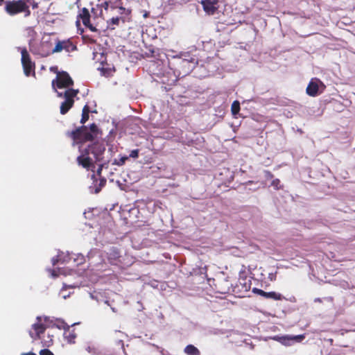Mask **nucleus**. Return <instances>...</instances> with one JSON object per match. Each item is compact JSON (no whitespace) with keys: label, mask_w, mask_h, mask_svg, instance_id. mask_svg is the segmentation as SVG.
I'll use <instances>...</instances> for the list:
<instances>
[{"label":"nucleus","mask_w":355,"mask_h":355,"mask_svg":"<svg viewBox=\"0 0 355 355\" xmlns=\"http://www.w3.org/2000/svg\"><path fill=\"white\" fill-rule=\"evenodd\" d=\"M79 151L80 155L78 156L76 161L78 164L84 168H94V162H104L105 146L103 141H93L84 148H80Z\"/></svg>","instance_id":"nucleus-1"},{"label":"nucleus","mask_w":355,"mask_h":355,"mask_svg":"<svg viewBox=\"0 0 355 355\" xmlns=\"http://www.w3.org/2000/svg\"><path fill=\"white\" fill-rule=\"evenodd\" d=\"M101 135L102 131L95 123H92L89 128L86 125H82L71 132H67V135L73 140V146L84 144L87 141H94Z\"/></svg>","instance_id":"nucleus-2"},{"label":"nucleus","mask_w":355,"mask_h":355,"mask_svg":"<svg viewBox=\"0 0 355 355\" xmlns=\"http://www.w3.org/2000/svg\"><path fill=\"white\" fill-rule=\"evenodd\" d=\"M36 320L37 322L32 324V329L34 331H29L31 338L33 339V342L40 340L41 345L42 347H49L51 346L53 343V336L48 335L47 339L44 338V334L46 329V326L42 323V321L44 320V322H47L48 318L37 316L36 318Z\"/></svg>","instance_id":"nucleus-3"},{"label":"nucleus","mask_w":355,"mask_h":355,"mask_svg":"<svg viewBox=\"0 0 355 355\" xmlns=\"http://www.w3.org/2000/svg\"><path fill=\"white\" fill-rule=\"evenodd\" d=\"M5 10L9 15L13 16L21 12H25V17L31 15L29 7L23 0L6 1L5 2Z\"/></svg>","instance_id":"nucleus-4"},{"label":"nucleus","mask_w":355,"mask_h":355,"mask_svg":"<svg viewBox=\"0 0 355 355\" xmlns=\"http://www.w3.org/2000/svg\"><path fill=\"white\" fill-rule=\"evenodd\" d=\"M73 85V80L67 71H61L56 76V78L52 80L51 85L53 89L58 93V96L61 97L62 94L58 92L56 87L59 89L68 88Z\"/></svg>","instance_id":"nucleus-5"},{"label":"nucleus","mask_w":355,"mask_h":355,"mask_svg":"<svg viewBox=\"0 0 355 355\" xmlns=\"http://www.w3.org/2000/svg\"><path fill=\"white\" fill-rule=\"evenodd\" d=\"M92 15L89 11V10L86 8H82L78 15L76 25L79 26L80 20L82 21L83 24L87 28H89L92 32L98 33L99 31L96 27V24L94 22H92L91 21Z\"/></svg>","instance_id":"nucleus-6"},{"label":"nucleus","mask_w":355,"mask_h":355,"mask_svg":"<svg viewBox=\"0 0 355 355\" xmlns=\"http://www.w3.org/2000/svg\"><path fill=\"white\" fill-rule=\"evenodd\" d=\"M21 64L24 69V74L26 76H30L31 75H33V76H35V63L31 61L30 55L26 48H24L21 51Z\"/></svg>","instance_id":"nucleus-7"},{"label":"nucleus","mask_w":355,"mask_h":355,"mask_svg":"<svg viewBox=\"0 0 355 355\" xmlns=\"http://www.w3.org/2000/svg\"><path fill=\"white\" fill-rule=\"evenodd\" d=\"M216 293L226 294L231 291L232 284L229 279L224 277L214 279L211 284Z\"/></svg>","instance_id":"nucleus-8"},{"label":"nucleus","mask_w":355,"mask_h":355,"mask_svg":"<svg viewBox=\"0 0 355 355\" xmlns=\"http://www.w3.org/2000/svg\"><path fill=\"white\" fill-rule=\"evenodd\" d=\"M114 8V3L110 1H105L101 4H97L95 7L92 8L91 15L93 21H94L98 17H104L103 9L107 14L110 11H112Z\"/></svg>","instance_id":"nucleus-9"},{"label":"nucleus","mask_w":355,"mask_h":355,"mask_svg":"<svg viewBox=\"0 0 355 355\" xmlns=\"http://www.w3.org/2000/svg\"><path fill=\"white\" fill-rule=\"evenodd\" d=\"M324 87V85L319 79H311L306 87V92L309 96L315 97L320 94Z\"/></svg>","instance_id":"nucleus-10"},{"label":"nucleus","mask_w":355,"mask_h":355,"mask_svg":"<svg viewBox=\"0 0 355 355\" xmlns=\"http://www.w3.org/2000/svg\"><path fill=\"white\" fill-rule=\"evenodd\" d=\"M305 336L304 334L297 335V336H285L282 337H275V340L279 341L282 344L289 346L292 344L293 342L300 343L304 339Z\"/></svg>","instance_id":"nucleus-11"},{"label":"nucleus","mask_w":355,"mask_h":355,"mask_svg":"<svg viewBox=\"0 0 355 355\" xmlns=\"http://www.w3.org/2000/svg\"><path fill=\"white\" fill-rule=\"evenodd\" d=\"M201 4L206 13L213 15L218 9V0H202Z\"/></svg>","instance_id":"nucleus-12"},{"label":"nucleus","mask_w":355,"mask_h":355,"mask_svg":"<svg viewBox=\"0 0 355 355\" xmlns=\"http://www.w3.org/2000/svg\"><path fill=\"white\" fill-rule=\"evenodd\" d=\"M109 262L113 265H118L121 263V253L116 248H112L107 252Z\"/></svg>","instance_id":"nucleus-13"},{"label":"nucleus","mask_w":355,"mask_h":355,"mask_svg":"<svg viewBox=\"0 0 355 355\" xmlns=\"http://www.w3.org/2000/svg\"><path fill=\"white\" fill-rule=\"evenodd\" d=\"M125 23L126 19L124 16L112 17L107 21V28L111 30H114L116 26H119L120 21Z\"/></svg>","instance_id":"nucleus-14"},{"label":"nucleus","mask_w":355,"mask_h":355,"mask_svg":"<svg viewBox=\"0 0 355 355\" xmlns=\"http://www.w3.org/2000/svg\"><path fill=\"white\" fill-rule=\"evenodd\" d=\"M64 336L68 342L72 343H75L77 334L75 332V329H71L70 327L67 326V328L64 329Z\"/></svg>","instance_id":"nucleus-15"},{"label":"nucleus","mask_w":355,"mask_h":355,"mask_svg":"<svg viewBox=\"0 0 355 355\" xmlns=\"http://www.w3.org/2000/svg\"><path fill=\"white\" fill-rule=\"evenodd\" d=\"M266 299H272L273 300L279 301L284 299L283 295L279 293H276L275 291L271 292H266L264 291L263 296Z\"/></svg>","instance_id":"nucleus-16"},{"label":"nucleus","mask_w":355,"mask_h":355,"mask_svg":"<svg viewBox=\"0 0 355 355\" xmlns=\"http://www.w3.org/2000/svg\"><path fill=\"white\" fill-rule=\"evenodd\" d=\"M74 100H65L61 103L60 105V113L62 114H67L69 110L73 107Z\"/></svg>","instance_id":"nucleus-17"},{"label":"nucleus","mask_w":355,"mask_h":355,"mask_svg":"<svg viewBox=\"0 0 355 355\" xmlns=\"http://www.w3.org/2000/svg\"><path fill=\"white\" fill-rule=\"evenodd\" d=\"M184 352L187 355H200L199 349L193 345H188L185 347Z\"/></svg>","instance_id":"nucleus-18"},{"label":"nucleus","mask_w":355,"mask_h":355,"mask_svg":"<svg viewBox=\"0 0 355 355\" xmlns=\"http://www.w3.org/2000/svg\"><path fill=\"white\" fill-rule=\"evenodd\" d=\"M114 6L115 7L112 10L116 9L117 12L119 15V16H124L125 19H126L127 17H129L131 14V10L125 8L123 6H118L114 4Z\"/></svg>","instance_id":"nucleus-19"},{"label":"nucleus","mask_w":355,"mask_h":355,"mask_svg":"<svg viewBox=\"0 0 355 355\" xmlns=\"http://www.w3.org/2000/svg\"><path fill=\"white\" fill-rule=\"evenodd\" d=\"M79 91L78 89H68L64 93L65 100H73V98L77 96Z\"/></svg>","instance_id":"nucleus-20"},{"label":"nucleus","mask_w":355,"mask_h":355,"mask_svg":"<svg viewBox=\"0 0 355 355\" xmlns=\"http://www.w3.org/2000/svg\"><path fill=\"white\" fill-rule=\"evenodd\" d=\"M89 107L87 105H85L82 110V117L80 119V123L82 124H85L89 119Z\"/></svg>","instance_id":"nucleus-21"},{"label":"nucleus","mask_w":355,"mask_h":355,"mask_svg":"<svg viewBox=\"0 0 355 355\" xmlns=\"http://www.w3.org/2000/svg\"><path fill=\"white\" fill-rule=\"evenodd\" d=\"M76 46L69 40H63V50L67 52H71L76 50Z\"/></svg>","instance_id":"nucleus-22"},{"label":"nucleus","mask_w":355,"mask_h":355,"mask_svg":"<svg viewBox=\"0 0 355 355\" xmlns=\"http://www.w3.org/2000/svg\"><path fill=\"white\" fill-rule=\"evenodd\" d=\"M240 111V103L238 101H234L231 106L232 114L235 116Z\"/></svg>","instance_id":"nucleus-23"},{"label":"nucleus","mask_w":355,"mask_h":355,"mask_svg":"<svg viewBox=\"0 0 355 355\" xmlns=\"http://www.w3.org/2000/svg\"><path fill=\"white\" fill-rule=\"evenodd\" d=\"M106 179L105 178L101 177V178L98 180V185L96 186L95 192L98 193L101 189L106 184Z\"/></svg>","instance_id":"nucleus-24"},{"label":"nucleus","mask_w":355,"mask_h":355,"mask_svg":"<svg viewBox=\"0 0 355 355\" xmlns=\"http://www.w3.org/2000/svg\"><path fill=\"white\" fill-rule=\"evenodd\" d=\"M128 159L127 156H123L119 159H114L112 162L113 165H116L119 166H121L125 164V161Z\"/></svg>","instance_id":"nucleus-25"},{"label":"nucleus","mask_w":355,"mask_h":355,"mask_svg":"<svg viewBox=\"0 0 355 355\" xmlns=\"http://www.w3.org/2000/svg\"><path fill=\"white\" fill-rule=\"evenodd\" d=\"M271 186L274 187L276 190H279L283 189V185L281 184V182L279 179H274L271 182Z\"/></svg>","instance_id":"nucleus-26"},{"label":"nucleus","mask_w":355,"mask_h":355,"mask_svg":"<svg viewBox=\"0 0 355 355\" xmlns=\"http://www.w3.org/2000/svg\"><path fill=\"white\" fill-rule=\"evenodd\" d=\"M63 50V41H58L55 48L53 49V53L60 52Z\"/></svg>","instance_id":"nucleus-27"},{"label":"nucleus","mask_w":355,"mask_h":355,"mask_svg":"<svg viewBox=\"0 0 355 355\" xmlns=\"http://www.w3.org/2000/svg\"><path fill=\"white\" fill-rule=\"evenodd\" d=\"M98 167L96 171V173L99 177H101V172L103 170V168L104 167V165L106 164V162H99Z\"/></svg>","instance_id":"nucleus-28"},{"label":"nucleus","mask_w":355,"mask_h":355,"mask_svg":"<svg viewBox=\"0 0 355 355\" xmlns=\"http://www.w3.org/2000/svg\"><path fill=\"white\" fill-rule=\"evenodd\" d=\"M40 355H54L53 353L49 349H43L39 352Z\"/></svg>","instance_id":"nucleus-29"},{"label":"nucleus","mask_w":355,"mask_h":355,"mask_svg":"<svg viewBox=\"0 0 355 355\" xmlns=\"http://www.w3.org/2000/svg\"><path fill=\"white\" fill-rule=\"evenodd\" d=\"M139 149L132 150L130 152L129 157H132V158H135V159L139 157Z\"/></svg>","instance_id":"nucleus-30"},{"label":"nucleus","mask_w":355,"mask_h":355,"mask_svg":"<svg viewBox=\"0 0 355 355\" xmlns=\"http://www.w3.org/2000/svg\"><path fill=\"white\" fill-rule=\"evenodd\" d=\"M252 292L255 294L260 295V296H263L264 291L259 289V288H254L252 289Z\"/></svg>","instance_id":"nucleus-31"},{"label":"nucleus","mask_w":355,"mask_h":355,"mask_svg":"<svg viewBox=\"0 0 355 355\" xmlns=\"http://www.w3.org/2000/svg\"><path fill=\"white\" fill-rule=\"evenodd\" d=\"M83 37L84 40H87L90 44H95L96 42V40L89 35H83Z\"/></svg>","instance_id":"nucleus-32"},{"label":"nucleus","mask_w":355,"mask_h":355,"mask_svg":"<svg viewBox=\"0 0 355 355\" xmlns=\"http://www.w3.org/2000/svg\"><path fill=\"white\" fill-rule=\"evenodd\" d=\"M26 1L28 3H29L31 5V6L33 9L38 8V3L37 2H35L34 0H26Z\"/></svg>","instance_id":"nucleus-33"},{"label":"nucleus","mask_w":355,"mask_h":355,"mask_svg":"<svg viewBox=\"0 0 355 355\" xmlns=\"http://www.w3.org/2000/svg\"><path fill=\"white\" fill-rule=\"evenodd\" d=\"M50 71L53 73H56L57 76H58V73H60L61 71H59L58 68L57 66H53L50 67Z\"/></svg>","instance_id":"nucleus-34"},{"label":"nucleus","mask_w":355,"mask_h":355,"mask_svg":"<svg viewBox=\"0 0 355 355\" xmlns=\"http://www.w3.org/2000/svg\"><path fill=\"white\" fill-rule=\"evenodd\" d=\"M265 177L267 179H272L274 178V175L269 171H265Z\"/></svg>","instance_id":"nucleus-35"},{"label":"nucleus","mask_w":355,"mask_h":355,"mask_svg":"<svg viewBox=\"0 0 355 355\" xmlns=\"http://www.w3.org/2000/svg\"><path fill=\"white\" fill-rule=\"evenodd\" d=\"M314 302H318V303H322V300L321 298H319V297H317L314 300Z\"/></svg>","instance_id":"nucleus-36"},{"label":"nucleus","mask_w":355,"mask_h":355,"mask_svg":"<svg viewBox=\"0 0 355 355\" xmlns=\"http://www.w3.org/2000/svg\"><path fill=\"white\" fill-rule=\"evenodd\" d=\"M21 355H37V354L35 353H33V352H28V353H23V354H21Z\"/></svg>","instance_id":"nucleus-37"},{"label":"nucleus","mask_w":355,"mask_h":355,"mask_svg":"<svg viewBox=\"0 0 355 355\" xmlns=\"http://www.w3.org/2000/svg\"><path fill=\"white\" fill-rule=\"evenodd\" d=\"M58 261V259L53 258L52 259L53 265L55 266L57 263Z\"/></svg>","instance_id":"nucleus-38"},{"label":"nucleus","mask_w":355,"mask_h":355,"mask_svg":"<svg viewBox=\"0 0 355 355\" xmlns=\"http://www.w3.org/2000/svg\"><path fill=\"white\" fill-rule=\"evenodd\" d=\"M328 299H329V301H331V302H332V301H333V300H334V299H333V297H329Z\"/></svg>","instance_id":"nucleus-39"},{"label":"nucleus","mask_w":355,"mask_h":355,"mask_svg":"<svg viewBox=\"0 0 355 355\" xmlns=\"http://www.w3.org/2000/svg\"><path fill=\"white\" fill-rule=\"evenodd\" d=\"M4 1V0H0V6L2 5L3 2Z\"/></svg>","instance_id":"nucleus-40"},{"label":"nucleus","mask_w":355,"mask_h":355,"mask_svg":"<svg viewBox=\"0 0 355 355\" xmlns=\"http://www.w3.org/2000/svg\"><path fill=\"white\" fill-rule=\"evenodd\" d=\"M92 179H95V178H96L95 175H94V174H93V175H92Z\"/></svg>","instance_id":"nucleus-41"}]
</instances>
